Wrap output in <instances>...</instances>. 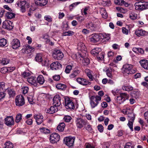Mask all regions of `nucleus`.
<instances>
[{
  "label": "nucleus",
  "instance_id": "nucleus-61",
  "mask_svg": "<svg viewBox=\"0 0 148 148\" xmlns=\"http://www.w3.org/2000/svg\"><path fill=\"white\" fill-rule=\"evenodd\" d=\"M98 130L100 132H103V127L101 125H99L97 126Z\"/></svg>",
  "mask_w": 148,
  "mask_h": 148
},
{
  "label": "nucleus",
  "instance_id": "nucleus-56",
  "mask_svg": "<svg viewBox=\"0 0 148 148\" xmlns=\"http://www.w3.org/2000/svg\"><path fill=\"white\" fill-rule=\"evenodd\" d=\"M44 19L48 22H51L52 21L51 17L49 15H46L44 17Z\"/></svg>",
  "mask_w": 148,
  "mask_h": 148
},
{
  "label": "nucleus",
  "instance_id": "nucleus-22",
  "mask_svg": "<svg viewBox=\"0 0 148 148\" xmlns=\"http://www.w3.org/2000/svg\"><path fill=\"white\" fill-rule=\"evenodd\" d=\"M48 2L47 0H35V4L38 5L43 6L46 5Z\"/></svg>",
  "mask_w": 148,
  "mask_h": 148
},
{
  "label": "nucleus",
  "instance_id": "nucleus-30",
  "mask_svg": "<svg viewBox=\"0 0 148 148\" xmlns=\"http://www.w3.org/2000/svg\"><path fill=\"white\" fill-rule=\"evenodd\" d=\"M37 80V82L40 84H42L45 82L44 78L42 75H40L38 77Z\"/></svg>",
  "mask_w": 148,
  "mask_h": 148
},
{
  "label": "nucleus",
  "instance_id": "nucleus-11",
  "mask_svg": "<svg viewBox=\"0 0 148 148\" xmlns=\"http://www.w3.org/2000/svg\"><path fill=\"white\" fill-rule=\"evenodd\" d=\"M5 123L8 126H11L14 124V120L12 116H7L4 121Z\"/></svg>",
  "mask_w": 148,
  "mask_h": 148
},
{
  "label": "nucleus",
  "instance_id": "nucleus-32",
  "mask_svg": "<svg viewBox=\"0 0 148 148\" xmlns=\"http://www.w3.org/2000/svg\"><path fill=\"white\" fill-rule=\"evenodd\" d=\"M8 41L4 38L0 39V47H3L7 45Z\"/></svg>",
  "mask_w": 148,
  "mask_h": 148
},
{
  "label": "nucleus",
  "instance_id": "nucleus-53",
  "mask_svg": "<svg viewBox=\"0 0 148 148\" xmlns=\"http://www.w3.org/2000/svg\"><path fill=\"white\" fill-rule=\"evenodd\" d=\"M133 122H131L130 120H128V123L127 124V125L132 131H133Z\"/></svg>",
  "mask_w": 148,
  "mask_h": 148
},
{
  "label": "nucleus",
  "instance_id": "nucleus-39",
  "mask_svg": "<svg viewBox=\"0 0 148 148\" xmlns=\"http://www.w3.org/2000/svg\"><path fill=\"white\" fill-rule=\"evenodd\" d=\"M22 115L21 114H17L16 117L15 122L17 123L19 122L22 119Z\"/></svg>",
  "mask_w": 148,
  "mask_h": 148
},
{
  "label": "nucleus",
  "instance_id": "nucleus-25",
  "mask_svg": "<svg viewBox=\"0 0 148 148\" xmlns=\"http://www.w3.org/2000/svg\"><path fill=\"white\" fill-rule=\"evenodd\" d=\"M101 51V49L100 48H95L92 50L90 53L91 54L94 56H96Z\"/></svg>",
  "mask_w": 148,
  "mask_h": 148
},
{
  "label": "nucleus",
  "instance_id": "nucleus-57",
  "mask_svg": "<svg viewBox=\"0 0 148 148\" xmlns=\"http://www.w3.org/2000/svg\"><path fill=\"white\" fill-rule=\"evenodd\" d=\"M62 27L63 29L65 30H67L69 29L68 24L67 23H63Z\"/></svg>",
  "mask_w": 148,
  "mask_h": 148
},
{
  "label": "nucleus",
  "instance_id": "nucleus-63",
  "mask_svg": "<svg viewBox=\"0 0 148 148\" xmlns=\"http://www.w3.org/2000/svg\"><path fill=\"white\" fill-rule=\"evenodd\" d=\"M76 19L79 22L82 23L84 19V18L82 16H78L76 18Z\"/></svg>",
  "mask_w": 148,
  "mask_h": 148
},
{
  "label": "nucleus",
  "instance_id": "nucleus-29",
  "mask_svg": "<svg viewBox=\"0 0 148 148\" xmlns=\"http://www.w3.org/2000/svg\"><path fill=\"white\" fill-rule=\"evenodd\" d=\"M15 14L12 12H7L5 13V16L8 19H11L15 17Z\"/></svg>",
  "mask_w": 148,
  "mask_h": 148
},
{
  "label": "nucleus",
  "instance_id": "nucleus-59",
  "mask_svg": "<svg viewBox=\"0 0 148 148\" xmlns=\"http://www.w3.org/2000/svg\"><path fill=\"white\" fill-rule=\"evenodd\" d=\"M87 126L86 127L85 126V127L86 130L88 131L92 132V130L91 126L88 124H88L87 125Z\"/></svg>",
  "mask_w": 148,
  "mask_h": 148
},
{
  "label": "nucleus",
  "instance_id": "nucleus-33",
  "mask_svg": "<svg viewBox=\"0 0 148 148\" xmlns=\"http://www.w3.org/2000/svg\"><path fill=\"white\" fill-rule=\"evenodd\" d=\"M106 75L107 76L111 78H112V69L111 67H109L106 71Z\"/></svg>",
  "mask_w": 148,
  "mask_h": 148
},
{
  "label": "nucleus",
  "instance_id": "nucleus-37",
  "mask_svg": "<svg viewBox=\"0 0 148 148\" xmlns=\"http://www.w3.org/2000/svg\"><path fill=\"white\" fill-rule=\"evenodd\" d=\"M101 13L102 17L104 18H106L108 16V15L105 9L103 8L101 10Z\"/></svg>",
  "mask_w": 148,
  "mask_h": 148
},
{
  "label": "nucleus",
  "instance_id": "nucleus-18",
  "mask_svg": "<svg viewBox=\"0 0 148 148\" xmlns=\"http://www.w3.org/2000/svg\"><path fill=\"white\" fill-rule=\"evenodd\" d=\"M77 82L83 85H86L90 84V82H89L86 79L81 77H78L77 79Z\"/></svg>",
  "mask_w": 148,
  "mask_h": 148
},
{
  "label": "nucleus",
  "instance_id": "nucleus-26",
  "mask_svg": "<svg viewBox=\"0 0 148 148\" xmlns=\"http://www.w3.org/2000/svg\"><path fill=\"white\" fill-rule=\"evenodd\" d=\"M77 49L79 50L86 51V48L85 47V44L82 43L80 42L78 44Z\"/></svg>",
  "mask_w": 148,
  "mask_h": 148
},
{
  "label": "nucleus",
  "instance_id": "nucleus-6",
  "mask_svg": "<svg viewBox=\"0 0 148 148\" xmlns=\"http://www.w3.org/2000/svg\"><path fill=\"white\" fill-rule=\"evenodd\" d=\"M116 97V101L117 103L120 104L127 99L128 96L127 94L122 93H121L119 96Z\"/></svg>",
  "mask_w": 148,
  "mask_h": 148
},
{
  "label": "nucleus",
  "instance_id": "nucleus-1",
  "mask_svg": "<svg viewBox=\"0 0 148 148\" xmlns=\"http://www.w3.org/2000/svg\"><path fill=\"white\" fill-rule=\"evenodd\" d=\"M90 100V104L92 108H94L96 107L99 103V101L101 100V97L99 96H92L90 97L89 96Z\"/></svg>",
  "mask_w": 148,
  "mask_h": 148
},
{
  "label": "nucleus",
  "instance_id": "nucleus-24",
  "mask_svg": "<svg viewBox=\"0 0 148 148\" xmlns=\"http://www.w3.org/2000/svg\"><path fill=\"white\" fill-rule=\"evenodd\" d=\"M114 2L116 4L119 5H124L126 7L129 6L128 3L123 0H115Z\"/></svg>",
  "mask_w": 148,
  "mask_h": 148
},
{
  "label": "nucleus",
  "instance_id": "nucleus-12",
  "mask_svg": "<svg viewBox=\"0 0 148 148\" xmlns=\"http://www.w3.org/2000/svg\"><path fill=\"white\" fill-rule=\"evenodd\" d=\"M12 23L11 21L5 20L3 23L2 27L3 28L8 30L12 29L13 27Z\"/></svg>",
  "mask_w": 148,
  "mask_h": 148
},
{
  "label": "nucleus",
  "instance_id": "nucleus-45",
  "mask_svg": "<svg viewBox=\"0 0 148 148\" xmlns=\"http://www.w3.org/2000/svg\"><path fill=\"white\" fill-rule=\"evenodd\" d=\"M129 118V120H130L131 122H134L135 119V116L133 113H131L128 116Z\"/></svg>",
  "mask_w": 148,
  "mask_h": 148
},
{
  "label": "nucleus",
  "instance_id": "nucleus-10",
  "mask_svg": "<svg viewBox=\"0 0 148 148\" xmlns=\"http://www.w3.org/2000/svg\"><path fill=\"white\" fill-rule=\"evenodd\" d=\"M60 137L58 133H53L50 136L49 140L52 143H55L59 141Z\"/></svg>",
  "mask_w": 148,
  "mask_h": 148
},
{
  "label": "nucleus",
  "instance_id": "nucleus-28",
  "mask_svg": "<svg viewBox=\"0 0 148 148\" xmlns=\"http://www.w3.org/2000/svg\"><path fill=\"white\" fill-rule=\"evenodd\" d=\"M27 80L28 82L31 84L34 85V86H37L36 79H34L33 77L28 78Z\"/></svg>",
  "mask_w": 148,
  "mask_h": 148
},
{
  "label": "nucleus",
  "instance_id": "nucleus-55",
  "mask_svg": "<svg viewBox=\"0 0 148 148\" xmlns=\"http://www.w3.org/2000/svg\"><path fill=\"white\" fill-rule=\"evenodd\" d=\"M5 86V83L4 82H0V90H5L6 88Z\"/></svg>",
  "mask_w": 148,
  "mask_h": 148
},
{
  "label": "nucleus",
  "instance_id": "nucleus-48",
  "mask_svg": "<svg viewBox=\"0 0 148 148\" xmlns=\"http://www.w3.org/2000/svg\"><path fill=\"white\" fill-rule=\"evenodd\" d=\"M102 145V148H109L110 144L109 142H104L101 144Z\"/></svg>",
  "mask_w": 148,
  "mask_h": 148
},
{
  "label": "nucleus",
  "instance_id": "nucleus-31",
  "mask_svg": "<svg viewBox=\"0 0 148 148\" xmlns=\"http://www.w3.org/2000/svg\"><path fill=\"white\" fill-rule=\"evenodd\" d=\"M65 126V123H62L57 126V129L60 132H62L64 130Z\"/></svg>",
  "mask_w": 148,
  "mask_h": 148
},
{
  "label": "nucleus",
  "instance_id": "nucleus-54",
  "mask_svg": "<svg viewBox=\"0 0 148 148\" xmlns=\"http://www.w3.org/2000/svg\"><path fill=\"white\" fill-rule=\"evenodd\" d=\"M10 68H8L6 67H3L1 68V72L2 73H5L8 71V69Z\"/></svg>",
  "mask_w": 148,
  "mask_h": 148
},
{
  "label": "nucleus",
  "instance_id": "nucleus-20",
  "mask_svg": "<svg viewBox=\"0 0 148 148\" xmlns=\"http://www.w3.org/2000/svg\"><path fill=\"white\" fill-rule=\"evenodd\" d=\"M34 118L36 120V121L38 125H40L43 121V116L40 114H35L34 115Z\"/></svg>",
  "mask_w": 148,
  "mask_h": 148
},
{
  "label": "nucleus",
  "instance_id": "nucleus-27",
  "mask_svg": "<svg viewBox=\"0 0 148 148\" xmlns=\"http://www.w3.org/2000/svg\"><path fill=\"white\" fill-rule=\"evenodd\" d=\"M56 87L58 89L64 90L66 89L67 86L65 84L60 83L57 84L56 85Z\"/></svg>",
  "mask_w": 148,
  "mask_h": 148
},
{
  "label": "nucleus",
  "instance_id": "nucleus-36",
  "mask_svg": "<svg viewBox=\"0 0 148 148\" xmlns=\"http://www.w3.org/2000/svg\"><path fill=\"white\" fill-rule=\"evenodd\" d=\"M85 72L86 73L87 76L89 78L91 79V81L93 80L92 76L91 75V72H90V70L88 69H86L85 70Z\"/></svg>",
  "mask_w": 148,
  "mask_h": 148
},
{
  "label": "nucleus",
  "instance_id": "nucleus-51",
  "mask_svg": "<svg viewBox=\"0 0 148 148\" xmlns=\"http://www.w3.org/2000/svg\"><path fill=\"white\" fill-rule=\"evenodd\" d=\"M72 66L71 65H68L67 66L65 69V71L66 73H70Z\"/></svg>",
  "mask_w": 148,
  "mask_h": 148
},
{
  "label": "nucleus",
  "instance_id": "nucleus-58",
  "mask_svg": "<svg viewBox=\"0 0 148 148\" xmlns=\"http://www.w3.org/2000/svg\"><path fill=\"white\" fill-rule=\"evenodd\" d=\"M22 89L23 90V93L24 94H26L27 92L29 90L28 87L27 86L23 87Z\"/></svg>",
  "mask_w": 148,
  "mask_h": 148
},
{
  "label": "nucleus",
  "instance_id": "nucleus-4",
  "mask_svg": "<svg viewBox=\"0 0 148 148\" xmlns=\"http://www.w3.org/2000/svg\"><path fill=\"white\" fill-rule=\"evenodd\" d=\"M133 66L131 64H125L123 67L124 74H132L135 72V71L132 69Z\"/></svg>",
  "mask_w": 148,
  "mask_h": 148
},
{
  "label": "nucleus",
  "instance_id": "nucleus-14",
  "mask_svg": "<svg viewBox=\"0 0 148 148\" xmlns=\"http://www.w3.org/2000/svg\"><path fill=\"white\" fill-rule=\"evenodd\" d=\"M12 48L14 49H16L20 46V42L17 39H13L11 43Z\"/></svg>",
  "mask_w": 148,
  "mask_h": 148
},
{
  "label": "nucleus",
  "instance_id": "nucleus-23",
  "mask_svg": "<svg viewBox=\"0 0 148 148\" xmlns=\"http://www.w3.org/2000/svg\"><path fill=\"white\" fill-rule=\"evenodd\" d=\"M139 62L143 68L145 69H148V60H140Z\"/></svg>",
  "mask_w": 148,
  "mask_h": 148
},
{
  "label": "nucleus",
  "instance_id": "nucleus-3",
  "mask_svg": "<svg viewBox=\"0 0 148 148\" xmlns=\"http://www.w3.org/2000/svg\"><path fill=\"white\" fill-rule=\"evenodd\" d=\"M76 126L78 128L81 129L84 126L88 124V122L86 119L81 118H77L75 121Z\"/></svg>",
  "mask_w": 148,
  "mask_h": 148
},
{
  "label": "nucleus",
  "instance_id": "nucleus-44",
  "mask_svg": "<svg viewBox=\"0 0 148 148\" xmlns=\"http://www.w3.org/2000/svg\"><path fill=\"white\" fill-rule=\"evenodd\" d=\"M8 92L10 97H13L15 95L14 91L10 89H8Z\"/></svg>",
  "mask_w": 148,
  "mask_h": 148
},
{
  "label": "nucleus",
  "instance_id": "nucleus-62",
  "mask_svg": "<svg viewBox=\"0 0 148 148\" xmlns=\"http://www.w3.org/2000/svg\"><path fill=\"white\" fill-rule=\"evenodd\" d=\"M53 78L56 81H58L60 79V76L59 75H55L53 76Z\"/></svg>",
  "mask_w": 148,
  "mask_h": 148
},
{
  "label": "nucleus",
  "instance_id": "nucleus-9",
  "mask_svg": "<svg viewBox=\"0 0 148 148\" xmlns=\"http://www.w3.org/2000/svg\"><path fill=\"white\" fill-rule=\"evenodd\" d=\"M16 105L19 106H23L25 103L24 99L21 95L17 96L15 99Z\"/></svg>",
  "mask_w": 148,
  "mask_h": 148
},
{
  "label": "nucleus",
  "instance_id": "nucleus-2",
  "mask_svg": "<svg viewBox=\"0 0 148 148\" xmlns=\"http://www.w3.org/2000/svg\"><path fill=\"white\" fill-rule=\"evenodd\" d=\"M136 10H143L148 8V2H138L135 4Z\"/></svg>",
  "mask_w": 148,
  "mask_h": 148
},
{
  "label": "nucleus",
  "instance_id": "nucleus-52",
  "mask_svg": "<svg viewBox=\"0 0 148 148\" xmlns=\"http://www.w3.org/2000/svg\"><path fill=\"white\" fill-rule=\"evenodd\" d=\"M23 47H25L26 48V50L28 51V50L31 49L30 50V51H34V48L31 47L29 45H26L23 46Z\"/></svg>",
  "mask_w": 148,
  "mask_h": 148
},
{
  "label": "nucleus",
  "instance_id": "nucleus-40",
  "mask_svg": "<svg viewBox=\"0 0 148 148\" xmlns=\"http://www.w3.org/2000/svg\"><path fill=\"white\" fill-rule=\"evenodd\" d=\"M39 129L40 130L41 132L43 133L48 134L50 132L49 130L46 128H40Z\"/></svg>",
  "mask_w": 148,
  "mask_h": 148
},
{
  "label": "nucleus",
  "instance_id": "nucleus-46",
  "mask_svg": "<svg viewBox=\"0 0 148 148\" xmlns=\"http://www.w3.org/2000/svg\"><path fill=\"white\" fill-rule=\"evenodd\" d=\"M96 57L98 59L101 60L104 58V53L102 52H100L96 56Z\"/></svg>",
  "mask_w": 148,
  "mask_h": 148
},
{
  "label": "nucleus",
  "instance_id": "nucleus-64",
  "mask_svg": "<svg viewBox=\"0 0 148 148\" xmlns=\"http://www.w3.org/2000/svg\"><path fill=\"white\" fill-rule=\"evenodd\" d=\"M122 32L125 34H127L128 33V31L125 28L123 27L122 28Z\"/></svg>",
  "mask_w": 148,
  "mask_h": 148
},
{
  "label": "nucleus",
  "instance_id": "nucleus-42",
  "mask_svg": "<svg viewBox=\"0 0 148 148\" xmlns=\"http://www.w3.org/2000/svg\"><path fill=\"white\" fill-rule=\"evenodd\" d=\"M102 4L104 6H109L111 5V1L110 0H103Z\"/></svg>",
  "mask_w": 148,
  "mask_h": 148
},
{
  "label": "nucleus",
  "instance_id": "nucleus-34",
  "mask_svg": "<svg viewBox=\"0 0 148 148\" xmlns=\"http://www.w3.org/2000/svg\"><path fill=\"white\" fill-rule=\"evenodd\" d=\"M90 63L89 59L88 58H84L82 60V64L84 66H87Z\"/></svg>",
  "mask_w": 148,
  "mask_h": 148
},
{
  "label": "nucleus",
  "instance_id": "nucleus-5",
  "mask_svg": "<svg viewBox=\"0 0 148 148\" xmlns=\"http://www.w3.org/2000/svg\"><path fill=\"white\" fill-rule=\"evenodd\" d=\"M27 0H21L18 2L17 5L20 7L21 9V10L22 12H25V9L28 8L29 6V3L27 2Z\"/></svg>",
  "mask_w": 148,
  "mask_h": 148
},
{
  "label": "nucleus",
  "instance_id": "nucleus-41",
  "mask_svg": "<svg viewBox=\"0 0 148 148\" xmlns=\"http://www.w3.org/2000/svg\"><path fill=\"white\" fill-rule=\"evenodd\" d=\"M122 89L123 90L127 91H130L132 90L133 89V88L132 86H124L123 87Z\"/></svg>",
  "mask_w": 148,
  "mask_h": 148
},
{
  "label": "nucleus",
  "instance_id": "nucleus-47",
  "mask_svg": "<svg viewBox=\"0 0 148 148\" xmlns=\"http://www.w3.org/2000/svg\"><path fill=\"white\" fill-rule=\"evenodd\" d=\"M64 119L65 121L66 122H70L71 120L72 119L71 117L68 115L65 116L64 118Z\"/></svg>",
  "mask_w": 148,
  "mask_h": 148
},
{
  "label": "nucleus",
  "instance_id": "nucleus-49",
  "mask_svg": "<svg viewBox=\"0 0 148 148\" xmlns=\"http://www.w3.org/2000/svg\"><path fill=\"white\" fill-rule=\"evenodd\" d=\"M124 148H134V146L131 143H127L125 144Z\"/></svg>",
  "mask_w": 148,
  "mask_h": 148
},
{
  "label": "nucleus",
  "instance_id": "nucleus-35",
  "mask_svg": "<svg viewBox=\"0 0 148 148\" xmlns=\"http://www.w3.org/2000/svg\"><path fill=\"white\" fill-rule=\"evenodd\" d=\"M5 146L4 148H13V144L10 141H7L5 143Z\"/></svg>",
  "mask_w": 148,
  "mask_h": 148
},
{
  "label": "nucleus",
  "instance_id": "nucleus-21",
  "mask_svg": "<svg viewBox=\"0 0 148 148\" xmlns=\"http://www.w3.org/2000/svg\"><path fill=\"white\" fill-rule=\"evenodd\" d=\"M58 111V107L54 106H51L49 108L46 110L47 112L49 114H53Z\"/></svg>",
  "mask_w": 148,
  "mask_h": 148
},
{
  "label": "nucleus",
  "instance_id": "nucleus-19",
  "mask_svg": "<svg viewBox=\"0 0 148 148\" xmlns=\"http://www.w3.org/2000/svg\"><path fill=\"white\" fill-rule=\"evenodd\" d=\"M148 33L146 32L142 29H139L136 30L135 34L138 36L147 35Z\"/></svg>",
  "mask_w": 148,
  "mask_h": 148
},
{
  "label": "nucleus",
  "instance_id": "nucleus-7",
  "mask_svg": "<svg viewBox=\"0 0 148 148\" xmlns=\"http://www.w3.org/2000/svg\"><path fill=\"white\" fill-rule=\"evenodd\" d=\"M65 105L67 109L72 110H74L75 106L73 102L69 99H65Z\"/></svg>",
  "mask_w": 148,
  "mask_h": 148
},
{
  "label": "nucleus",
  "instance_id": "nucleus-43",
  "mask_svg": "<svg viewBox=\"0 0 148 148\" xmlns=\"http://www.w3.org/2000/svg\"><path fill=\"white\" fill-rule=\"evenodd\" d=\"M130 18L133 20H135L137 18V15L134 12H131L130 14Z\"/></svg>",
  "mask_w": 148,
  "mask_h": 148
},
{
  "label": "nucleus",
  "instance_id": "nucleus-13",
  "mask_svg": "<svg viewBox=\"0 0 148 148\" xmlns=\"http://www.w3.org/2000/svg\"><path fill=\"white\" fill-rule=\"evenodd\" d=\"M61 99V97L59 95H57L55 96L53 99V105L58 107L60 106L61 104L60 100Z\"/></svg>",
  "mask_w": 148,
  "mask_h": 148
},
{
  "label": "nucleus",
  "instance_id": "nucleus-38",
  "mask_svg": "<svg viewBox=\"0 0 148 148\" xmlns=\"http://www.w3.org/2000/svg\"><path fill=\"white\" fill-rule=\"evenodd\" d=\"M35 59L36 60L37 62H41L42 61V60L41 54L40 53L37 54L35 57Z\"/></svg>",
  "mask_w": 148,
  "mask_h": 148
},
{
  "label": "nucleus",
  "instance_id": "nucleus-17",
  "mask_svg": "<svg viewBox=\"0 0 148 148\" xmlns=\"http://www.w3.org/2000/svg\"><path fill=\"white\" fill-rule=\"evenodd\" d=\"M101 36H102L101 34H95L92 35V36L90 40L93 42H99L102 39L101 38Z\"/></svg>",
  "mask_w": 148,
  "mask_h": 148
},
{
  "label": "nucleus",
  "instance_id": "nucleus-16",
  "mask_svg": "<svg viewBox=\"0 0 148 148\" xmlns=\"http://www.w3.org/2000/svg\"><path fill=\"white\" fill-rule=\"evenodd\" d=\"M62 65L58 61L54 62L51 63L50 66V69L52 70H55L61 69Z\"/></svg>",
  "mask_w": 148,
  "mask_h": 148
},
{
  "label": "nucleus",
  "instance_id": "nucleus-50",
  "mask_svg": "<svg viewBox=\"0 0 148 148\" xmlns=\"http://www.w3.org/2000/svg\"><path fill=\"white\" fill-rule=\"evenodd\" d=\"M21 75L23 77L25 78L29 76L30 75V74L28 72L25 71L24 72H22L21 73Z\"/></svg>",
  "mask_w": 148,
  "mask_h": 148
},
{
  "label": "nucleus",
  "instance_id": "nucleus-60",
  "mask_svg": "<svg viewBox=\"0 0 148 148\" xmlns=\"http://www.w3.org/2000/svg\"><path fill=\"white\" fill-rule=\"evenodd\" d=\"M114 53L112 51H109L108 53V57L110 59L112 58L114 56Z\"/></svg>",
  "mask_w": 148,
  "mask_h": 148
},
{
  "label": "nucleus",
  "instance_id": "nucleus-15",
  "mask_svg": "<svg viewBox=\"0 0 148 148\" xmlns=\"http://www.w3.org/2000/svg\"><path fill=\"white\" fill-rule=\"evenodd\" d=\"M75 138L73 137H66L64 139L65 144L69 147L72 146L74 144Z\"/></svg>",
  "mask_w": 148,
  "mask_h": 148
},
{
  "label": "nucleus",
  "instance_id": "nucleus-8",
  "mask_svg": "<svg viewBox=\"0 0 148 148\" xmlns=\"http://www.w3.org/2000/svg\"><path fill=\"white\" fill-rule=\"evenodd\" d=\"M53 56L54 58L57 60H61L64 56L63 54L60 50L55 49L53 53Z\"/></svg>",
  "mask_w": 148,
  "mask_h": 148
}]
</instances>
